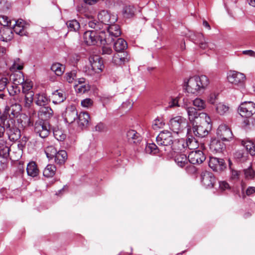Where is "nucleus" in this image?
Masks as SVG:
<instances>
[{"mask_svg": "<svg viewBox=\"0 0 255 255\" xmlns=\"http://www.w3.org/2000/svg\"><path fill=\"white\" fill-rule=\"evenodd\" d=\"M22 93L24 94L31 91L30 90L32 88L33 83L29 79L24 80V82L21 84Z\"/></svg>", "mask_w": 255, "mask_h": 255, "instance_id": "c03bdc74", "label": "nucleus"}, {"mask_svg": "<svg viewBox=\"0 0 255 255\" xmlns=\"http://www.w3.org/2000/svg\"><path fill=\"white\" fill-rule=\"evenodd\" d=\"M98 17L101 21L106 24H109L110 15L106 11H103L98 15Z\"/></svg>", "mask_w": 255, "mask_h": 255, "instance_id": "8fccbe9b", "label": "nucleus"}, {"mask_svg": "<svg viewBox=\"0 0 255 255\" xmlns=\"http://www.w3.org/2000/svg\"><path fill=\"white\" fill-rule=\"evenodd\" d=\"M205 159L204 153L200 150L192 151L188 155L189 162L193 164H201Z\"/></svg>", "mask_w": 255, "mask_h": 255, "instance_id": "dca6fc26", "label": "nucleus"}, {"mask_svg": "<svg viewBox=\"0 0 255 255\" xmlns=\"http://www.w3.org/2000/svg\"><path fill=\"white\" fill-rule=\"evenodd\" d=\"M26 171L27 174L33 177L37 176L39 173V170L37 168V165L34 161L30 162L27 164Z\"/></svg>", "mask_w": 255, "mask_h": 255, "instance_id": "c756f323", "label": "nucleus"}, {"mask_svg": "<svg viewBox=\"0 0 255 255\" xmlns=\"http://www.w3.org/2000/svg\"><path fill=\"white\" fill-rule=\"evenodd\" d=\"M55 162L59 165L65 163L67 159V153L65 150H61L57 152L55 156Z\"/></svg>", "mask_w": 255, "mask_h": 255, "instance_id": "2f4dec72", "label": "nucleus"}, {"mask_svg": "<svg viewBox=\"0 0 255 255\" xmlns=\"http://www.w3.org/2000/svg\"><path fill=\"white\" fill-rule=\"evenodd\" d=\"M209 166L213 170L217 172L223 171L226 165L223 159L211 157L209 161Z\"/></svg>", "mask_w": 255, "mask_h": 255, "instance_id": "4468645a", "label": "nucleus"}, {"mask_svg": "<svg viewBox=\"0 0 255 255\" xmlns=\"http://www.w3.org/2000/svg\"><path fill=\"white\" fill-rule=\"evenodd\" d=\"M56 167L53 164H48L43 170V175L46 177H53L56 171Z\"/></svg>", "mask_w": 255, "mask_h": 255, "instance_id": "c9c22d12", "label": "nucleus"}, {"mask_svg": "<svg viewBox=\"0 0 255 255\" xmlns=\"http://www.w3.org/2000/svg\"><path fill=\"white\" fill-rule=\"evenodd\" d=\"M90 125V117L88 113L81 112V128L87 129Z\"/></svg>", "mask_w": 255, "mask_h": 255, "instance_id": "7c9ffc66", "label": "nucleus"}, {"mask_svg": "<svg viewBox=\"0 0 255 255\" xmlns=\"http://www.w3.org/2000/svg\"><path fill=\"white\" fill-rule=\"evenodd\" d=\"M127 137L129 143L136 145L139 144L142 140V137L140 134L133 129L128 131Z\"/></svg>", "mask_w": 255, "mask_h": 255, "instance_id": "6ab92c4d", "label": "nucleus"}, {"mask_svg": "<svg viewBox=\"0 0 255 255\" xmlns=\"http://www.w3.org/2000/svg\"><path fill=\"white\" fill-rule=\"evenodd\" d=\"M11 21L8 17L4 15H0V24L3 27L11 26Z\"/></svg>", "mask_w": 255, "mask_h": 255, "instance_id": "3c124183", "label": "nucleus"}, {"mask_svg": "<svg viewBox=\"0 0 255 255\" xmlns=\"http://www.w3.org/2000/svg\"><path fill=\"white\" fill-rule=\"evenodd\" d=\"M52 102L58 104L63 102L66 99L65 94L61 90H56L52 93Z\"/></svg>", "mask_w": 255, "mask_h": 255, "instance_id": "a878e982", "label": "nucleus"}, {"mask_svg": "<svg viewBox=\"0 0 255 255\" xmlns=\"http://www.w3.org/2000/svg\"><path fill=\"white\" fill-rule=\"evenodd\" d=\"M145 150L147 153L152 154H155L159 150L157 146L153 143L148 144L146 146Z\"/></svg>", "mask_w": 255, "mask_h": 255, "instance_id": "37998d69", "label": "nucleus"}, {"mask_svg": "<svg viewBox=\"0 0 255 255\" xmlns=\"http://www.w3.org/2000/svg\"><path fill=\"white\" fill-rule=\"evenodd\" d=\"M95 130L100 132H105L107 130V127L105 124L100 122L95 127Z\"/></svg>", "mask_w": 255, "mask_h": 255, "instance_id": "864d4df0", "label": "nucleus"}, {"mask_svg": "<svg viewBox=\"0 0 255 255\" xmlns=\"http://www.w3.org/2000/svg\"><path fill=\"white\" fill-rule=\"evenodd\" d=\"M44 151L47 157L49 159L55 157L57 153L56 149L53 145H49L46 147Z\"/></svg>", "mask_w": 255, "mask_h": 255, "instance_id": "4c0bfd02", "label": "nucleus"}, {"mask_svg": "<svg viewBox=\"0 0 255 255\" xmlns=\"http://www.w3.org/2000/svg\"><path fill=\"white\" fill-rule=\"evenodd\" d=\"M130 56L127 52H117L113 57V63L118 66H122L129 62Z\"/></svg>", "mask_w": 255, "mask_h": 255, "instance_id": "f3484780", "label": "nucleus"}, {"mask_svg": "<svg viewBox=\"0 0 255 255\" xmlns=\"http://www.w3.org/2000/svg\"><path fill=\"white\" fill-rule=\"evenodd\" d=\"M242 144L246 147L250 154L253 156L255 155V144L251 140L242 141Z\"/></svg>", "mask_w": 255, "mask_h": 255, "instance_id": "e433bc0d", "label": "nucleus"}, {"mask_svg": "<svg viewBox=\"0 0 255 255\" xmlns=\"http://www.w3.org/2000/svg\"><path fill=\"white\" fill-rule=\"evenodd\" d=\"M76 78V72L74 70L66 74V80L69 83H72Z\"/></svg>", "mask_w": 255, "mask_h": 255, "instance_id": "4d7b16f0", "label": "nucleus"}, {"mask_svg": "<svg viewBox=\"0 0 255 255\" xmlns=\"http://www.w3.org/2000/svg\"><path fill=\"white\" fill-rule=\"evenodd\" d=\"M210 148L216 152H221L225 148V145L220 140L214 139L211 141Z\"/></svg>", "mask_w": 255, "mask_h": 255, "instance_id": "b1692460", "label": "nucleus"}, {"mask_svg": "<svg viewBox=\"0 0 255 255\" xmlns=\"http://www.w3.org/2000/svg\"><path fill=\"white\" fill-rule=\"evenodd\" d=\"M10 148L7 144L6 140L0 139V156L3 158L1 163V168L3 169L6 166V159L9 156Z\"/></svg>", "mask_w": 255, "mask_h": 255, "instance_id": "2eb2a0df", "label": "nucleus"}, {"mask_svg": "<svg viewBox=\"0 0 255 255\" xmlns=\"http://www.w3.org/2000/svg\"><path fill=\"white\" fill-rule=\"evenodd\" d=\"M169 126L173 132L178 133L187 127V122L184 118L176 116L170 120Z\"/></svg>", "mask_w": 255, "mask_h": 255, "instance_id": "6e6552de", "label": "nucleus"}, {"mask_svg": "<svg viewBox=\"0 0 255 255\" xmlns=\"http://www.w3.org/2000/svg\"><path fill=\"white\" fill-rule=\"evenodd\" d=\"M188 116V119L191 122H194L196 120H202V114H206L205 113H198L197 110L192 107L185 108Z\"/></svg>", "mask_w": 255, "mask_h": 255, "instance_id": "a211bd4d", "label": "nucleus"}, {"mask_svg": "<svg viewBox=\"0 0 255 255\" xmlns=\"http://www.w3.org/2000/svg\"><path fill=\"white\" fill-rule=\"evenodd\" d=\"M229 109L228 106L221 103L218 104L216 107V112L220 115L225 114L228 112Z\"/></svg>", "mask_w": 255, "mask_h": 255, "instance_id": "49530a36", "label": "nucleus"}, {"mask_svg": "<svg viewBox=\"0 0 255 255\" xmlns=\"http://www.w3.org/2000/svg\"><path fill=\"white\" fill-rule=\"evenodd\" d=\"M156 142L160 146L161 151L169 150L171 145L174 143L172 133L168 130L161 131L156 137Z\"/></svg>", "mask_w": 255, "mask_h": 255, "instance_id": "20e7f679", "label": "nucleus"}, {"mask_svg": "<svg viewBox=\"0 0 255 255\" xmlns=\"http://www.w3.org/2000/svg\"><path fill=\"white\" fill-rule=\"evenodd\" d=\"M49 101L48 97L44 93H38L35 95V102L39 106H45Z\"/></svg>", "mask_w": 255, "mask_h": 255, "instance_id": "c85d7f7f", "label": "nucleus"}, {"mask_svg": "<svg viewBox=\"0 0 255 255\" xmlns=\"http://www.w3.org/2000/svg\"><path fill=\"white\" fill-rule=\"evenodd\" d=\"M174 161L177 164L181 167H183L188 164V157L184 154L177 153L174 157Z\"/></svg>", "mask_w": 255, "mask_h": 255, "instance_id": "cd10ccee", "label": "nucleus"}, {"mask_svg": "<svg viewBox=\"0 0 255 255\" xmlns=\"http://www.w3.org/2000/svg\"><path fill=\"white\" fill-rule=\"evenodd\" d=\"M8 79L7 78H2L0 79V92L3 91L8 83Z\"/></svg>", "mask_w": 255, "mask_h": 255, "instance_id": "13d9d810", "label": "nucleus"}, {"mask_svg": "<svg viewBox=\"0 0 255 255\" xmlns=\"http://www.w3.org/2000/svg\"><path fill=\"white\" fill-rule=\"evenodd\" d=\"M209 84V80L205 75L195 76L184 82L187 92L197 94L204 91Z\"/></svg>", "mask_w": 255, "mask_h": 255, "instance_id": "f257e3e1", "label": "nucleus"}, {"mask_svg": "<svg viewBox=\"0 0 255 255\" xmlns=\"http://www.w3.org/2000/svg\"><path fill=\"white\" fill-rule=\"evenodd\" d=\"M115 50L117 52H124V50L128 47L127 42L123 38H119L114 45Z\"/></svg>", "mask_w": 255, "mask_h": 255, "instance_id": "473e14b6", "label": "nucleus"}, {"mask_svg": "<svg viewBox=\"0 0 255 255\" xmlns=\"http://www.w3.org/2000/svg\"><path fill=\"white\" fill-rule=\"evenodd\" d=\"M165 124L164 120L162 118L157 117L153 122L152 128L154 130H158L163 128Z\"/></svg>", "mask_w": 255, "mask_h": 255, "instance_id": "58836bf2", "label": "nucleus"}, {"mask_svg": "<svg viewBox=\"0 0 255 255\" xmlns=\"http://www.w3.org/2000/svg\"><path fill=\"white\" fill-rule=\"evenodd\" d=\"M22 68H23V65L21 63H20V64L18 63L16 61H14V62L13 63L12 66V69H17L18 70H20L22 69Z\"/></svg>", "mask_w": 255, "mask_h": 255, "instance_id": "0e129e2a", "label": "nucleus"}, {"mask_svg": "<svg viewBox=\"0 0 255 255\" xmlns=\"http://www.w3.org/2000/svg\"><path fill=\"white\" fill-rule=\"evenodd\" d=\"M218 136L224 141H228L233 137L231 129L226 125H221L217 129Z\"/></svg>", "mask_w": 255, "mask_h": 255, "instance_id": "f8f14e48", "label": "nucleus"}, {"mask_svg": "<svg viewBox=\"0 0 255 255\" xmlns=\"http://www.w3.org/2000/svg\"><path fill=\"white\" fill-rule=\"evenodd\" d=\"M216 98L217 95L215 93H211L209 96L208 102L210 103L213 104L215 102Z\"/></svg>", "mask_w": 255, "mask_h": 255, "instance_id": "680f3d73", "label": "nucleus"}, {"mask_svg": "<svg viewBox=\"0 0 255 255\" xmlns=\"http://www.w3.org/2000/svg\"><path fill=\"white\" fill-rule=\"evenodd\" d=\"M228 81L232 84L242 86L246 81V76L244 74L233 71H230L227 76Z\"/></svg>", "mask_w": 255, "mask_h": 255, "instance_id": "9b49d317", "label": "nucleus"}, {"mask_svg": "<svg viewBox=\"0 0 255 255\" xmlns=\"http://www.w3.org/2000/svg\"><path fill=\"white\" fill-rule=\"evenodd\" d=\"M34 127L35 132L40 137L44 138L49 134V127L43 120L36 121Z\"/></svg>", "mask_w": 255, "mask_h": 255, "instance_id": "9d476101", "label": "nucleus"}, {"mask_svg": "<svg viewBox=\"0 0 255 255\" xmlns=\"http://www.w3.org/2000/svg\"><path fill=\"white\" fill-rule=\"evenodd\" d=\"M13 37L12 29L8 27H2L0 29V39L2 41H10Z\"/></svg>", "mask_w": 255, "mask_h": 255, "instance_id": "412c9836", "label": "nucleus"}, {"mask_svg": "<svg viewBox=\"0 0 255 255\" xmlns=\"http://www.w3.org/2000/svg\"><path fill=\"white\" fill-rule=\"evenodd\" d=\"M25 94L24 99V107L29 109L28 113L31 115L29 117H28L26 115H21L20 118L24 121H22L21 125L23 127L30 126L33 124V120H32V116L36 115L35 111L31 107V106L33 101L34 93L33 91L27 92Z\"/></svg>", "mask_w": 255, "mask_h": 255, "instance_id": "f03ea898", "label": "nucleus"}, {"mask_svg": "<svg viewBox=\"0 0 255 255\" xmlns=\"http://www.w3.org/2000/svg\"><path fill=\"white\" fill-rule=\"evenodd\" d=\"M242 53L244 55H248L250 57L255 56V52L252 50H244L242 51Z\"/></svg>", "mask_w": 255, "mask_h": 255, "instance_id": "e2e57ef3", "label": "nucleus"}, {"mask_svg": "<svg viewBox=\"0 0 255 255\" xmlns=\"http://www.w3.org/2000/svg\"><path fill=\"white\" fill-rule=\"evenodd\" d=\"M8 138L11 141H16L21 136L20 130L16 128H10L8 132Z\"/></svg>", "mask_w": 255, "mask_h": 255, "instance_id": "72a5a7b5", "label": "nucleus"}, {"mask_svg": "<svg viewBox=\"0 0 255 255\" xmlns=\"http://www.w3.org/2000/svg\"><path fill=\"white\" fill-rule=\"evenodd\" d=\"M185 147H186V142L183 139H175L174 140V143L171 145L169 150L171 149L174 152H177L182 151Z\"/></svg>", "mask_w": 255, "mask_h": 255, "instance_id": "393cba45", "label": "nucleus"}, {"mask_svg": "<svg viewBox=\"0 0 255 255\" xmlns=\"http://www.w3.org/2000/svg\"><path fill=\"white\" fill-rule=\"evenodd\" d=\"M53 134L55 138L59 141L64 140L66 137V134L60 130H54Z\"/></svg>", "mask_w": 255, "mask_h": 255, "instance_id": "603ef678", "label": "nucleus"}, {"mask_svg": "<svg viewBox=\"0 0 255 255\" xmlns=\"http://www.w3.org/2000/svg\"><path fill=\"white\" fill-rule=\"evenodd\" d=\"M39 117L41 120H46L51 118L53 115V111L52 109L49 107L43 106L39 110L38 113Z\"/></svg>", "mask_w": 255, "mask_h": 255, "instance_id": "4be33fe9", "label": "nucleus"}, {"mask_svg": "<svg viewBox=\"0 0 255 255\" xmlns=\"http://www.w3.org/2000/svg\"><path fill=\"white\" fill-rule=\"evenodd\" d=\"M108 31L109 33V35L111 36L112 39L113 37H117L120 36L121 34L120 27L117 24L109 26L108 28Z\"/></svg>", "mask_w": 255, "mask_h": 255, "instance_id": "f704fd0d", "label": "nucleus"}, {"mask_svg": "<svg viewBox=\"0 0 255 255\" xmlns=\"http://www.w3.org/2000/svg\"><path fill=\"white\" fill-rule=\"evenodd\" d=\"M219 188L222 190H225L230 188V186L229 184L226 181H220L219 182Z\"/></svg>", "mask_w": 255, "mask_h": 255, "instance_id": "bf43d9fd", "label": "nucleus"}, {"mask_svg": "<svg viewBox=\"0 0 255 255\" xmlns=\"http://www.w3.org/2000/svg\"><path fill=\"white\" fill-rule=\"evenodd\" d=\"M255 192V187H249L246 190V194L247 195L249 196L252 195V194Z\"/></svg>", "mask_w": 255, "mask_h": 255, "instance_id": "338daca9", "label": "nucleus"}, {"mask_svg": "<svg viewBox=\"0 0 255 255\" xmlns=\"http://www.w3.org/2000/svg\"><path fill=\"white\" fill-rule=\"evenodd\" d=\"M201 180L203 185L206 188H213L216 182L214 174L209 171H204L201 174Z\"/></svg>", "mask_w": 255, "mask_h": 255, "instance_id": "ddd939ff", "label": "nucleus"}, {"mask_svg": "<svg viewBox=\"0 0 255 255\" xmlns=\"http://www.w3.org/2000/svg\"><path fill=\"white\" fill-rule=\"evenodd\" d=\"M199 46L201 48L203 49H205L208 47V43L204 39V41H202L199 43Z\"/></svg>", "mask_w": 255, "mask_h": 255, "instance_id": "774afa93", "label": "nucleus"}, {"mask_svg": "<svg viewBox=\"0 0 255 255\" xmlns=\"http://www.w3.org/2000/svg\"><path fill=\"white\" fill-rule=\"evenodd\" d=\"M13 30L16 34L20 36L25 35L27 33L25 30L24 22L22 20L21 21L18 20L15 21V24L13 27Z\"/></svg>", "mask_w": 255, "mask_h": 255, "instance_id": "5701e85b", "label": "nucleus"}, {"mask_svg": "<svg viewBox=\"0 0 255 255\" xmlns=\"http://www.w3.org/2000/svg\"><path fill=\"white\" fill-rule=\"evenodd\" d=\"M20 109L19 105H12L10 107L7 106L5 107V113L8 114L9 116H11V118H14L18 116Z\"/></svg>", "mask_w": 255, "mask_h": 255, "instance_id": "bb28decb", "label": "nucleus"}, {"mask_svg": "<svg viewBox=\"0 0 255 255\" xmlns=\"http://www.w3.org/2000/svg\"><path fill=\"white\" fill-rule=\"evenodd\" d=\"M186 142V147L189 149H196L198 147V143L196 139L192 136L188 137Z\"/></svg>", "mask_w": 255, "mask_h": 255, "instance_id": "ea45409f", "label": "nucleus"}, {"mask_svg": "<svg viewBox=\"0 0 255 255\" xmlns=\"http://www.w3.org/2000/svg\"><path fill=\"white\" fill-rule=\"evenodd\" d=\"M64 121L68 124L69 128L73 129H78L80 127V117L78 115L77 110L74 107L67 109L64 115Z\"/></svg>", "mask_w": 255, "mask_h": 255, "instance_id": "39448f33", "label": "nucleus"}, {"mask_svg": "<svg viewBox=\"0 0 255 255\" xmlns=\"http://www.w3.org/2000/svg\"><path fill=\"white\" fill-rule=\"evenodd\" d=\"M51 69L57 76H61L64 72V67L63 65L57 63L52 64Z\"/></svg>", "mask_w": 255, "mask_h": 255, "instance_id": "a19ab883", "label": "nucleus"}, {"mask_svg": "<svg viewBox=\"0 0 255 255\" xmlns=\"http://www.w3.org/2000/svg\"><path fill=\"white\" fill-rule=\"evenodd\" d=\"M67 24L70 31H76L80 28V23L76 20H70Z\"/></svg>", "mask_w": 255, "mask_h": 255, "instance_id": "09e8293b", "label": "nucleus"}, {"mask_svg": "<svg viewBox=\"0 0 255 255\" xmlns=\"http://www.w3.org/2000/svg\"><path fill=\"white\" fill-rule=\"evenodd\" d=\"M97 36L93 30H89L84 32L83 35L84 42L88 45H95L97 43Z\"/></svg>", "mask_w": 255, "mask_h": 255, "instance_id": "aec40b11", "label": "nucleus"}, {"mask_svg": "<svg viewBox=\"0 0 255 255\" xmlns=\"http://www.w3.org/2000/svg\"><path fill=\"white\" fill-rule=\"evenodd\" d=\"M112 49H111V48L108 47V46H104L102 47V54L103 55H104V54L110 55L112 53Z\"/></svg>", "mask_w": 255, "mask_h": 255, "instance_id": "052dcab7", "label": "nucleus"}, {"mask_svg": "<svg viewBox=\"0 0 255 255\" xmlns=\"http://www.w3.org/2000/svg\"><path fill=\"white\" fill-rule=\"evenodd\" d=\"M244 174L246 178L252 179L255 176V172L251 167L244 170Z\"/></svg>", "mask_w": 255, "mask_h": 255, "instance_id": "5fc2aeb1", "label": "nucleus"}, {"mask_svg": "<svg viewBox=\"0 0 255 255\" xmlns=\"http://www.w3.org/2000/svg\"><path fill=\"white\" fill-rule=\"evenodd\" d=\"M201 116L202 120L199 121L201 124L193 125L192 131L195 136L202 138L208 135L209 130L211 128V119L207 114H202Z\"/></svg>", "mask_w": 255, "mask_h": 255, "instance_id": "7ed1b4c3", "label": "nucleus"}, {"mask_svg": "<svg viewBox=\"0 0 255 255\" xmlns=\"http://www.w3.org/2000/svg\"><path fill=\"white\" fill-rule=\"evenodd\" d=\"M193 104L199 111L204 109L206 106L205 101L198 98L193 101Z\"/></svg>", "mask_w": 255, "mask_h": 255, "instance_id": "de8ad7c7", "label": "nucleus"}, {"mask_svg": "<svg viewBox=\"0 0 255 255\" xmlns=\"http://www.w3.org/2000/svg\"><path fill=\"white\" fill-rule=\"evenodd\" d=\"M240 115L245 118H250L255 114V104L253 102L242 103L238 108Z\"/></svg>", "mask_w": 255, "mask_h": 255, "instance_id": "1a4fd4ad", "label": "nucleus"}, {"mask_svg": "<svg viewBox=\"0 0 255 255\" xmlns=\"http://www.w3.org/2000/svg\"><path fill=\"white\" fill-rule=\"evenodd\" d=\"M10 79L12 81V85L8 89L11 96H14L20 93V87L19 86L24 82L23 73L18 71L10 75Z\"/></svg>", "mask_w": 255, "mask_h": 255, "instance_id": "423d86ee", "label": "nucleus"}, {"mask_svg": "<svg viewBox=\"0 0 255 255\" xmlns=\"http://www.w3.org/2000/svg\"><path fill=\"white\" fill-rule=\"evenodd\" d=\"M93 102L90 98H86L81 101V105L85 108H90L92 106Z\"/></svg>", "mask_w": 255, "mask_h": 255, "instance_id": "6e6d98bb", "label": "nucleus"}, {"mask_svg": "<svg viewBox=\"0 0 255 255\" xmlns=\"http://www.w3.org/2000/svg\"><path fill=\"white\" fill-rule=\"evenodd\" d=\"M179 106L178 100L177 99H173L169 103V107L170 108Z\"/></svg>", "mask_w": 255, "mask_h": 255, "instance_id": "69168bd1", "label": "nucleus"}, {"mask_svg": "<svg viewBox=\"0 0 255 255\" xmlns=\"http://www.w3.org/2000/svg\"><path fill=\"white\" fill-rule=\"evenodd\" d=\"M134 10L135 8L133 6H126L124 7L123 9V14L125 17L127 18H130L134 15Z\"/></svg>", "mask_w": 255, "mask_h": 255, "instance_id": "79ce46f5", "label": "nucleus"}, {"mask_svg": "<svg viewBox=\"0 0 255 255\" xmlns=\"http://www.w3.org/2000/svg\"><path fill=\"white\" fill-rule=\"evenodd\" d=\"M91 89V86L84 78H81V93H88Z\"/></svg>", "mask_w": 255, "mask_h": 255, "instance_id": "a18cd8bd", "label": "nucleus"}, {"mask_svg": "<svg viewBox=\"0 0 255 255\" xmlns=\"http://www.w3.org/2000/svg\"><path fill=\"white\" fill-rule=\"evenodd\" d=\"M89 61L90 63L91 69H88L85 70V72L87 75H92L94 73H99L101 72L104 68V65L102 58L97 55H90L89 58Z\"/></svg>", "mask_w": 255, "mask_h": 255, "instance_id": "0eeeda50", "label": "nucleus"}]
</instances>
